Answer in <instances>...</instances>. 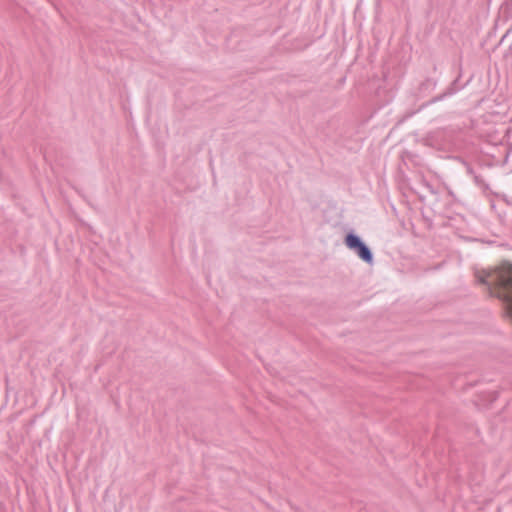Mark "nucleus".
Returning <instances> with one entry per match:
<instances>
[{
  "mask_svg": "<svg viewBox=\"0 0 512 512\" xmlns=\"http://www.w3.org/2000/svg\"><path fill=\"white\" fill-rule=\"evenodd\" d=\"M344 244L349 250L355 252L363 262L367 264L373 263L374 255L371 248L354 230H350L346 233Z\"/></svg>",
  "mask_w": 512,
  "mask_h": 512,
  "instance_id": "obj_1",
  "label": "nucleus"
},
{
  "mask_svg": "<svg viewBox=\"0 0 512 512\" xmlns=\"http://www.w3.org/2000/svg\"><path fill=\"white\" fill-rule=\"evenodd\" d=\"M460 77H461V75H459L456 79H454L450 83V85L445 89V91L443 93H441V94L431 98L430 100L426 101L425 103H423L420 106V109L425 108V107H427L431 104H434L436 102H439V101L445 99L446 97L455 94L460 89H462L466 84H459Z\"/></svg>",
  "mask_w": 512,
  "mask_h": 512,
  "instance_id": "obj_2",
  "label": "nucleus"
},
{
  "mask_svg": "<svg viewBox=\"0 0 512 512\" xmlns=\"http://www.w3.org/2000/svg\"><path fill=\"white\" fill-rule=\"evenodd\" d=\"M437 82L433 78H426L419 84V96H426L436 88Z\"/></svg>",
  "mask_w": 512,
  "mask_h": 512,
  "instance_id": "obj_3",
  "label": "nucleus"
},
{
  "mask_svg": "<svg viewBox=\"0 0 512 512\" xmlns=\"http://www.w3.org/2000/svg\"><path fill=\"white\" fill-rule=\"evenodd\" d=\"M474 179V183L481 189H483L484 191L486 190H489V185L484 181V179L482 178L481 175H474L473 177Z\"/></svg>",
  "mask_w": 512,
  "mask_h": 512,
  "instance_id": "obj_4",
  "label": "nucleus"
},
{
  "mask_svg": "<svg viewBox=\"0 0 512 512\" xmlns=\"http://www.w3.org/2000/svg\"><path fill=\"white\" fill-rule=\"evenodd\" d=\"M465 165H466L467 174H469V175L474 177V175H476L474 169L468 163H465Z\"/></svg>",
  "mask_w": 512,
  "mask_h": 512,
  "instance_id": "obj_5",
  "label": "nucleus"
}]
</instances>
